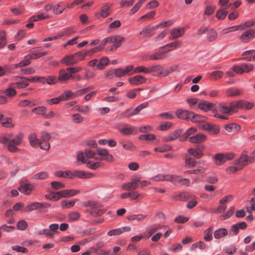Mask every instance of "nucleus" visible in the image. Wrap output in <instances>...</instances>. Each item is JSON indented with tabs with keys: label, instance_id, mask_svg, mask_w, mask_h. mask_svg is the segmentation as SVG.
<instances>
[{
	"label": "nucleus",
	"instance_id": "1",
	"mask_svg": "<svg viewBox=\"0 0 255 255\" xmlns=\"http://www.w3.org/2000/svg\"><path fill=\"white\" fill-rule=\"evenodd\" d=\"M23 138V134L21 133H19L14 137L11 133H6L0 136V143L6 145L9 151L14 152L19 150L16 146L21 144Z\"/></svg>",
	"mask_w": 255,
	"mask_h": 255
},
{
	"label": "nucleus",
	"instance_id": "2",
	"mask_svg": "<svg viewBox=\"0 0 255 255\" xmlns=\"http://www.w3.org/2000/svg\"><path fill=\"white\" fill-rule=\"evenodd\" d=\"M254 68V66L253 64L242 63L233 66L232 70L237 74H243L244 73H249L252 71Z\"/></svg>",
	"mask_w": 255,
	"mask_h": 255
},
{
	"label": "nucleus",
	"instance_id": "3",
	"mask_svg": "<svg viewBox=\"0 0 255 255\" xmlns=\"http://www.w3.org/2000/svg\"><path fill=\"white\" fill-rule=\"evenodd\" d=\"M81 55L79 52L73 54L67 55L61 60V63L67 66L76 64L79 61H82L80 57H81Z\"/></svg>",
	"mask_w": 255,
	"mask_h": 255
},
{
	"label": "nucleus",
	"instance_id": "4",
	"mask_svg": "<svg viewBox=\"0 0 255 255\" xmlns=\"http://www.w3.org/2000/svg\"><path fill=\"white\" fill-rule=\"evenodd\" d=\"M253 163H254V161L248 155V151L247 150H244L241 154L239 158L234 161L235 164H240L243 167Z\"/></svg>",
	"mask_w": 255,
	"mask_h": 255
},
{
	"label": "nucleus",
	"instance_id": "5",
	"mask_svg": "<svg viewBox=\"0 0 255 255\" xmlns=\"http://www.w3.org/2000/svg\"><path fill=\"white\" fill-rule=\"evenodd\" d=\"M167 181H170L174 184L185 185L189 186L190 180L187 178H183L175 174H168Z\"/></svg>",
	"mask_w": 255,
	"mask_h": 255
},
{
	"label": "nucleus",
	"instance_id": "6",
	"mask_svg": "<svg viewBox=\"0 0 255 255\" xmlns=\"http://www.w3.org/2000/svg\"><path fill=\"white\" fill-rule=\"evenodd\" d=\"M234 156L235 154L233 152L227 153L225 154L219 153L215 155L214 158L216 164L220 165L225 163L226 161L232 159Z\"/></svg>",
	"mask_w": 255,
	"mask_h": 255
},
{
	"label": "nucleus",
	"instance_id": "7",
	"mask_svg": "<svg viewBox=\"0 0 255 255\" xmlns=\"http://www.w3.org/2000/svg\"><path fill=\"white\" fill-rule=\"evenodd\" d=\"M12 80L15 82L11 83V86L18 89H23L29 85L27 78L25 77L15 76L12 78Z\"/></svg>",
	"mask_w": 255,
	"mask_h": 255
},
{
	"label": "nucleus",
	"instance_id": "8",
	"mask_svg": "<svg viewBox=\"0 0 255 255\" xmlns=\"http://www.w3.org/2000/svg\"><path fill=\"white\" fill-rule=\"evenodd\" d=\"M33 189V185L26 179H23L20 182V186L18 189L21 193L25 195H29Z\"/></svg>",
	"mask_w": 255,
	"mask_h": 255
},
{
	"label": "nucleus",
	"instance_id": "9",
	"mask_svg": "<svg viewBox=\"0 0 255 255\" xmlns=\"http://www.w3.org/2000/svg\"><path fill=\"white\" fill-rule=\"evenodd\" d=\"M140 182V179L139 177L132 178L130 182L124 183L122 186V188L123 190L127 191L134 190L138 187Z\"/></svg>",
	"mask_w": 255,
	"mask_h": 255
},
{
	"label": "nucleus",
	"instance_id": "10",
	"mask_svg": "<svg viewBox=\"0 0 255 255\" xmlns=\"http://www.w3.org/2000/svg\"><path fill=\"white\" fill-rule=\"evenodd\" d=\"M50 206V204L47 203L33 202L27 205L22 211L27 212L36 209L47 208Z\"/></svg>",
	"mask_w": 255,
	"mask_h": 255
},
{
	"label": "nucleus",
	"instance_id": "11",
	"mask_svg": "<svg viewBox=\"0 0 255 255\" xmlns=\"http://www.w3.org/2000/svg\"><path fill=\"white\" fill-rule=\"evenodd\" d=\"M218 111L223 114H232L236 113L235 108H234V102H231L229 106H227L224 103H221L218 107Z\"/></svg>",
	"mask_w": 255,
	"mask_h": 255
},
{
	"label": "nucleus",
	"instance_id": "12",
	"mask_svg": "<svg viewBox=\"0 0 255 255\" xmlns=\"http://www.w3.org/2000/svg\"><path fill=\"white\" fill-rule=\"evenodd\" d=\"M234 108H235L236 112L238 111L239 109L243 110H250L252 109L254 105L253 103L249 102L245 100H239L234 102Z\"/></svg>",
	"mask_w": 255,
	"mask_h": 255
},
{
	"label": "nucleus",
	"instance_id": "13",
	"mask_svg": "<svg viewBox=\"0 0 255 255\" xmlns=\"http://www.w3.org/2000/svg\"><path fill=\"white\" fill-rule=\"evenodd\" d=\"M71 78H73L72 75L67 71V68L62 69L59 70L58 73V81L61 83H65Z\"/></svg>",
	"mask_w": 255,
	"mask_h": 255
},
{
	"label": "nucleus",
	"instance_id": "14",
	"mask_svg": "<svg viewBox=\"0 0 255 255\" xmlns=\"http://www.w3.org/2000/svg\"><path fill=\"white\" fill-rule=\"evenodd\" d=\"M247 228V224L245 222L237 223L231 226L229 234L230 236L236 235L240 229L244 230Z\"/></svg>",
	"mask_w": 255,
	"mask_h": 255
},
{
	"label": "nucleus",
	"instance_id": "15",
	"mask_svg": "<svg viewBox=\"0 0 255 255\" xmlns=\"http://www.w3.org/2000/svg\"><path fill=\"white\" fill-rule=\"evenodd\" d=\"M119 130L124 134L128 135L132 133H137V128L129 125L125 124L123 128H118Z\"/></svg>",
	"mask_w": 255,
	"mask_h": 255
},
{
	"label": "nucleus",
	"instance_id": "16",
	"mask_svg": "<svg viewBox=\"0 0 255 255\" xmlns=\"http://www.w3.org/2000/svg\"><path fill=\"white\" fill-rule=\"evenodd\" d=\"M158 29V26H145L143 28L139 34L143 37H149L153 35V32Z\"/></svg>",
	"mask_w": 255,
	"mask_h": 255
},
{
	"label": "nucleus",
	"instance_id": "17",
	"mask_svg": "<svg viewBox=\"0 0 255 255\" xmlns=\"http://www.w3.org/2000/svg\"><path fill=\"white\" fill-rule=\"evenodd\" d=\"M146 78L140 75H136L128 78L129 83L133 85L137 86L145 83Z\"/></svg>",
	"mask_w": 255,
	"mask_h": 255
},
{
	"label": "nucleus",
	"instance_id": "18",
	"mask_svg": "<svg viewBox=\"0 0 255 255\" xmlns=\"http://www.w3.org/2000/svg\"><path fill=\"white\" fill-rule=\"evenodd\" d=\"M185 33L184 27L175 28L172 29L170 32L169 39L173 40L183 36Z\"/></svg>",
	"mask_w": 255,
	"mask_h": 255
},
{
	"label": "nucleus",
	"instance_id": "19",
	"mask_svg": "<svg viewBox=\"0 0 255 255\" xmlns=\"http://www.w3.org/2000/svg\"><path fill=\"white\" fill-rule=\"evenodd\" d=\"M182 133V129H178L167 136L164 137L163 141L164 142H169L172 140H174L177 139L178 137H180V135Z\"/></svg>",
	"mask_w": 255,
	"mask_h": 255
},
{
	"label": "nucleus",
	"instance_id": "20",
	"mask_svg": "<svg viewBox=\"0 0 255 255\" xmlns=\"http://www.w3.org/2000/svg\"><path fill=\"white\" fill-rule=\"evenodd\" d=\"M73 178L76 177L81 179H89L94 176L93 173L86 172L83 170H75L73 172Z\"/></svg>",
	"mask_w": 255,
	"mask_h": 255
},
{
	"label": "nucleus",
	"instance_id": "21",
	"mask_svg": "<svg viewBox=\"0 0 255 255\" xmlns=\"http://www.w3.org/2000/svg\"><path fill=\"white\" fill-rule=\"evenodd\" d=\"M202 129L207 130L213 134H218L220 131L219 128L218 126L209 123L204 124L202 126Z\"/></svg>",
	"mask_w": 255,
	"mask_h": 255
},
{
	"label": "nucleus",
	"instance_id": "22",
	"mask_svg": "<svg viewBox=\"0 0 255 255\" xmlns=\"http://www.w3.org/2000/svg\"><path fill=\"white\" fill-rule=\"evenodd\" d=\"M166 53L165 51H163L162 49L159 48L156 52L150 55L149 58L152 60L163 59L166 57Z\"/></svg>",
	"mask_w": 255,
	"mask_h": 255
},
{
	"label": "nucleus",
	"instance_id": "23",
	"mask_svg": "<svg viewBox=\"0 0 255 255\" xmlns=\"http://www.w3.org/2000/svg\"><path fill=\"white\" fill-rule=\"evenodd\" d=\"M131 230L129 227H124L121 228L112 230L109 231L107 233L108 235L110 236L119 235L124 232H129Z\"/></svg>",
	"mask_w": 255,
	"mask_h": 255
},
{
	"label": "nucleus",
	"instance_id": "24",
	"mask_svg": "<svg viewBox=\"0 0 255 255\" xmlns=\"http://www.w3.org/2000/svg\"><path fill=\"white\" fill-rule=\"evenodd\" d=\"M255 31L252 29H249L243 32L240 36V39L243 41L247 42L251 38L254 37Z\"/></svg>",
	"mask_w": 255,
	"mask_h": 255
},
{
	"label": "nucleus",
	"instance_id": "25",
	"mask_svg": "<svg viewBox=\"0 0 255 255\" xmlns=\"http://www.w3.org/2000/svg\"><path fill=\"white\" fill-rule=\"evenodd\" d=\"M206 139V136L202 133H198L189 138V141L192 143H201Z\"/></svg>",
	"mask_w": 255,
	"mask_h": 255
},
{
	"label": "nucleus",
	"instance_id": "26",
	"mask_svg": "<svg viewBox=\"0 0 255 255\" xmlns=\"http://www.w3.org/2000/svg\"><path fill=\"white\" fill-rule=\"evenodd\" d=\"M192 113L186 110H178L176 112V115L179 119L190 120Z\"/></svg>",
	"mask_w": 255,
	"mask_h": 255
},
{
	"label": "nucleus",
	"instance_id": "27",
	"mask_svg": "<svg viewBox=\"0 0 255 255\" xmlns=\"http://www.w3.org/2000/svg\"><path fill=\"white\" fill-rule=\"evenodd\" d=\"M124 40V38L119 35H115L107 37V41H110V43L115 45L118 44L119 47Z\"/></svg>",
	"mask_w": 255,
	"mask_h": 255
},
{
	"label": "nucleus",
	"instance_id": "28",
	"mask_svg": "<svg viewBox=\"0 0 255 255\" xmlns=\"http://www.w3.org/2000/svg\"><path fill=\"white\" fill-rule=\"evenodd\" d=\"M176 69L177 66L175 65L171 66L162 70H161V71L159 72L158 74H154L153 75L158 77L160 76L165 77L169 75L170 73H172V72L176 71Z\"/></svg>",
	"mask_w": 255,
	"mask_h": 255
},
{
	"label": "nucleus",
	"instance_id": "29",
	"mask_svg": "<svg viewBox=\"0 0 255 255\" xmlns=\"http://www.w3.org/2000/svg\"><path fill=\"white\" fill-rule=\"evenodd\" d=\"M228 231L225 228H220L214 233V237L216 239H219L228 235Z\"/></svg>",
	"mask_w": 255,
	"mask_h": 255
},
{
	"label": "nucleus",
	"instance_id": "30",
	"mask_svg": "<svg viewBox=\"0 0 255 255\" xmlns=\"http://www.w3.org/2000/svg\"><path fill=\"white\" fill-rule=\"evenodd\" d=\"M76 32V29L74 26L65 28L62 31L59 33L61 37L70 36Z\"/></svg>",
	"mask_w": 255,
	"mask_h": 255
},
{
	"label": "nucleus",
	"instance_id": "31",
	"mask_svg": "<svg viewBox=\"0 0 255 255\" xmlns=\"http://www.w3.org/2000/svg\"><path fill=\"white\" fill-rule=\"evenodd\" d=\"M55 175L58 177H63L65 178H69L70 179L73 178V172L69 170L66 171L58 170L55 172Z\"/></svg>",
	"mask_w": 255,
	"mask_h": 255
},
{
	"label": "nucleus",
	"instance_id": "32",
	"mask_svg": "<svg viewBox=\"0 0 255 255\" xmlns=\"http://www.w3.org/2000/svg\"><path fill=\"white\" fill-rule=\"evenodd\" d=\"M225 129L232 133H235L241 129V127L236 124L232 123L225 126Z\"/></svg>",
	"mask_w": 255,
	"mask_h": 255
},
{
	"label": "nucleus",
	"instance_id": "33",
	"mask_svg": "<svg viewBox=\"0 0 255 255\" xmlns=\"http://www.w3.org/2000/svg\"><path fill=\"white\" fill-rule=\"evenodd\" d=\"M197 131V129L194 128H190L188 129L186 132L182 134L179 138V140L183 141L186 140L189 136L195 133Z\"/></svg>",
	"mask_w": 255,
	"mask_h": 255
},
{
	"label": "nucleus",
	"instance_id": "34",
	"mask_svg": "<svg viewBox=\"0 0 255 255\" xmlns=\"http://www.w3.org/2000/svg\"><path fill=\"white\" fill-rule=\"evenodd\" d=\"M31 63V59L30 57L27 55L24 58V59L22 60L20 62L16 64H14L13 65V67L14 68H16L18 67H22L24 66H26L29 65Z\"/></svg>",
	"mask_w": 255,
	"mask_h": 255
},
{
	"label": "nucleus",
	"instance_id": "35",
	"mask_svg": "<svg viewBox=\"0 0 255 255\" xmlns=\"http://www.w3.org/2000/svg\"><path fill=\"white\" fill-rule=\"evenodd\" d=\"M50 16L46 13H40L36 15H33L29 19V21L30 22H33V21H37L49 18Z\"/></svg>",
	"mask_w": 255,
	"mask_h": 255
},
{
	"label": "nucleus",
	"instance_id": "36",
	"mask_svg": "<svg viewBox=\"0 0 255 255\" xmlns=\"http://www.w3.org/2000/svg\"><path fill=\"white\" fill-rule=\"evenodd\" d=\"M62 192L60 193L62 195L63 198H68L74 196L80 193L79 190L75 189L64 190H62Z\"/></svg>",
	"mask_w": 255,
	"mask_h": 255
},
{
	"label": "nucleus",
	"instance_id": "37",
	"mask_svg": "<svg viewBox=\"0 0 255 255\" xmlns=\"http://www.w3.org/2000/svg\"><path fill=\"white\" fill-rule=\"evenodd\" d=\"M198 106L200 110L208 111L214 106V104L207 102H202L199 103Z\"/></svg>",
	"mask_w": 255,
	"mask_h": 255
},
{
	"label": "nucleus",
	"instance_id": "38",
	"mask_svg": "<svg viewBox=\"0 0 255 255\" xmlns=\"http://www.w3.org/2000/svg\"><path fill=\"white\" fill-rule=\"evenodd\" d=\"M218 33L217 31L213 29L208 30L207 34V39L210 41L212 42L215 41L217 37Z\"/></svg>",
	"mask_w": 255,
	"mask_h": 255
},
{
	"label": "nucleus",
	"instance_id": "39",
	"mask_svg": "<svg viewBox=\"0 0 255 255\" xmlns=\"http://www.w3.org/2000/svg\"><path fill=\"white\" fill-rule=\"evenodd\" d=\"M181 42L179 41H176L167 44V45L164 46V47H167L168 50H165L166 53L172 50L173 49H176L181 46Z\"/></svg>",
	"mask_w": 255,
	"mask_h": 255
},
{
	"label": "nucleus",
	"instance_id": "40",
	"mask_svg": "<svg viewBox=\"0 0 255 255\" xmlns=\"http://www.w3.org/2000/svg\"><path fill=\"white\" fill-rule=\"evenodd\" d=\"M147 217V215H142V214H137V215H131L127 216V219L128 220H137L138 221H141L144 220Z\"/></svg>",
	"mask_w": 255,
	"mask_h": 255
},
{
	"label": "nucleus",
	"instance_id": "41",
	"mask_svg": "<svg viewBox=\"0 0 255 255\" xmlns=\"http://www.w3.org/2000/svg\"><path fill=\"white\" fill-rule=\"evenodd\" d=\"M15 87H12L11 83L9 84V88L6 89L3 92L5 94L6 96L9 97H12L16 95V91L14 89Z\"/></svg>",
	"mask_w": 255,
	"mask_h": 255
},
{
	"label": "nucleus",
	"instance_id": "42",
	"mask_svg": "<svg viewBox=\"0 0 255 255\" xmlns=\"http://www.w3.org/2000/svg\"><path fill=\"white\" fill-rule=\"evenodd\" d=\"M28 139L30 143V145L32 146H35L39 144V142H40L41 140L37 138V136L35 133H31L28 136Z\"/></svg>",
	"mask_w": 255,
	"mask_h": 255
},
{
	"label": "nucleus",
	"instance_id": "43",
	"mask_svg": "<svg viewBox=\"0 0 255 255\" xmlns=\"http://www.w3.org/2000/svg\"><path fill=\"white\" fill-rule=\"evenodd\" d=\"M76 96V93H74L70 90L65 91L60 95L61 99L62 101H66L70 98Z\"/></svg>",
	"mask_w": 255,
	"mask_h": 255
},
{
	"label": "nucleus",
	"instance_id": "44",
	"mask_svg": "<svg viewBox=\"0 0 255 255\" xmlns=\"http://www.w3.org/2000/svg\"><path fill=\"white\" fill-rule=\"evenodd\" d=\"M110 6L108 4L104 5L100 11V14L103 17L108 16L110 13Z\"/></svg>",
	"mask_w": 255,
	"mask_h": 255
},
{
	"label": "nucleus",
	"instance_id": "45",
	"mask_svg": "<svg viewBox=\"0 0 255 255\" xmlns=\"http://www.w3.org/2000/svg\"><path fill=\"white\" fill-rule=\"evenodd\" d=\"M109 59L107 57H103L98 61L97 68L99 70H102L105 67L109 64Z\"/></svg>",
	"mask_w": 255,
	"mask_h": 255
},
{
	"label": "nucleus",
	"instance_id": "46",
	"mask_svg": "<svg viewBox=\"0 0 255 255\" xmlns=\"http://www.w3.org/2000/svg\"><path fill=\"white\" fill-rule=\"evenodd\" d=\"M47 109L43 106H40L32 110V112L34 113L37 115H40L44 116L46 114Z\"/></svg>",
	"mask_w": 255,
	"mask_h": 255
},
{
	"label": "nucleus",
	"instance_id": "47",
	"mask_svg": "<svg viewBox=\"0 0 255 255\" xmlns=\"http://www.w3.org/2000/svg\"><path fill=\"white\" fill-rule=\"evenodd\" d=\"M213 228L209 227L205 231V236L204 239L206 241H211L213 239Z\"/></svg>",
	"mask_w": 255,
	"mask_h": 255
},
{
	"label": "nucleus",
	"instance_id": "48",
	"mask_svg": "<svg viewBox=\"0 0 255 255\" xmlns=\"http://www.w3.org/2000/svg\"><path fill=\"white\" fill-rule=\"evenodd\" d=\"M227 9H223V8H221V9H219L217 11L216 14V17L220 20L224 19L228 13V11L227 10Z\"/></svg>",
	"mask_w": 255,
	"mask_h": 255
},
{
	"label": "nucleus",
	"instance_id": "49",
	"mask_svg": "<svg viewBox=\"0 0 255 255\" xmlns=\"http://www.w3.org/2000/svg\"><path fill=\"white\" fill-rule=\"evenodd\" d=\"M76 110L79 112L84 114H87L91 111L90 107L88 105H83L82 106H76Z\"/></svg>",
	"mask_w": 255,
	"mask_h": 255
},
{
	"label": "nucleus",
	"instance_id": "50",
	"mask_svg": "<svg viewBox=\"0 0 255 255\" xmlns=\"http://www.w3.org/2000/svg\"><path fill=\"white\" fill-rule=\"evenodd\" d=\"M53 189L58 190L65 187V185L59 181H52L50 183Z\"/></svg>",
	"mask_w": 255,
	"mask_h": 255
},
{
	"label": "nucleus",
	"instance_id": "51",
	"mask_svg": "<svg viewBox=\"0 0 255 255\" xmlns=\"http://www.w3.org/2000/svg\"><path fill=\"white\" fill-rule=\"evenodd\" d=\"M204 117L192 113L190 120L194 123H198L203 121L204 120Z\"/></svg>",
	"mask_w": 255,
	"mask_h": 255
},
{
	"label": "nucleus",
	"instance_id": "52",
	"mask_svg": "<svg viewBox=\"0 0 255 255\" xmlns=\"http://www.w3.org/2000/svg\"><path fill=\"white\" fill-rule=\"evenodd\" d=\"M6 44V33L4 30L0 31V48L3 47Z\"/></svg>",
	"mask_w": 255,
	"mask_h": 255
},
{
	"label": "nucleus",
	"instance_id": "53",
	"mask_svg": "<svg viewBox=\"0 0 255 255\" xmlns=\"http://www.w3.org/2000/svg\"><path fill=\"white\" fill-rule=\"evenodd\" d=\"M164 228L165 226H161L159 225H154L152 226L151 227H150V228L148 230L149 237H150L157 231Z\"/></svg>",
	"mask_w": 255,
	"mask_h": 255
},
{
	"label": "nucleus",
	"instance_id": "54",
	"mask_svg": "<svg viewBox=\"0 0 255 255\" xmlns=\"http://www.w3.org/2000/svg\"><path fill=\"white\" fill-rule=\"evenodd\" d=\"M242 92L238 89L231 88L227 91V95L229 97L240 95Z\"/></svg>",
	"mask_w": 255,
	"mask_h": 255
},
{
	"label": "nucleus",
	"instance_id": "55",
	"mask_svg": "<svg viewBox=\"0 0 255 255\" xmlns=\"http://www.w3.org/2000/svg\"><path fill=\"white\" fill-rule=\"evenodd\" d=\"M77 201V200H73L70 201L64 200L61 202V206L63 208L69 209L74 206Z\"/></svg>",
	"mask_w": 255,
	"mask_h": 255
},
{
	"label": "nucleus",
	"instance_id": "56",
	"mask_svg": "<svg viewBox=\"0 0 255 255\" xmlns=\"http://www.w3.org/2000/svg\"><path fill=\"white\" fill-rule=\"evenodd\" d=\"M188 152L194 157L199 158L202 156L201 151L198 149L190 148L188 150Z\"/></svg>",
	"mask_w": 255,
	"mask_h": 255
},
{
	"label": "nucleus",
	"instance_id": "57",
	"mask_svg": "<svg viewBox=\"0 0 255 255\" xmlns=\"http://www.w3.org/2000/svg\"><path fill=\"white\" fill-rule=\"evenodd\" d=\"M188 196V193L186 192L180 193L172 196V199L177 201H183L185 200Z\"/></svg>",
	"mask_w": 255,
	"mask_h": 255
},
{
	"label": "nucleus",
	"instance_id": "58",
	"mask_svg": "<svg viewBox=\"0 0 255 255\" xmlns=\"http://www.w3.org/2000/svg\"><path fill=\"white\" fill-rule=\"evenodd\" d=\"M48 177V174L46 172H41L35 174L32 177V179H40V180H44L47 178Z\"/></svg>",
	"mask_w": 255,
	"mask_h": 255
},
{
	"label": "nucleus",
	"instance_id": "59",
	"mask_svg": "<svg viewBox=\"0 0 255 255\" xmlns=\"http://www.w3.org/2000/svg\"><path fill=\"white\" fill-rule=\"evenodd\" d=\"M80 214L77 212H72L68 215V219L70 221L73 222L76 221L80 217Z\"/></svg>",
	"mask_w": 255,
	"mask_h": 255
},
{
	"label": "nucleus",
	"instance_id": "60",
	"mask_svg": "<svg viewBox=\"0 0 255 255\" xmlns=\"http://www.w3.org/2000/svg\"><path fill=\"white\" fill-rule=\"evenodd\" d=\"M161 69L162 66L161 65H152L148 68L149 73H155V74H158L161 71Z\"/></svg>",
	"mask_w": 255,
	"mask_h": 255
},
{
	"label": "nucleus",
	"instance_id": "61",
	"mask_svg": "<svg viewBox=\"0 0 255 255\" xmlns=\"http://www.w3.org/2000/svg\"><path fill=\"white\" fill-rule=\"evenodd\" d=\"M234 209V207H231L226 213L220 216V219L221 220H224L229 218L233 214Z\"/></svg>",
	"mask_w": 255,
	"mask_h": 255
},
{
	"label": "nucleus",
	"instance_id": "62",
	"mask_svg": "<svg viewBox=\"0 0 255 255\" xmlns=\"http://www.w3.org/2000/svg\"><path fill=\"white\" fill-rule=\"evenodd\" d=\"M134 72L135 73H143L145 74H148L149 73V70L148 68L143 66H140L136 67L134 69Z\"/></svg>",
	"mask_w": 255,
	"mask_h": 255
},
{
	"label": "nucleus",
	"instance_id": "63",
	"mask_svg": "<svg viewBox=\"0 0 255 255\" xmlns=\"http://www.w3.org/2000/svg\"><path fill=\"white\" fill-rule=\"evenodd\" d=\"M120 143L125 149L133 150L135 148L134 145L130 141H128L127 143H126L123 141H120Z\"/></svg>",
	"mask_w": 255,
	"mask_h": 255
},
{
	"label": "nucleus",
	"instance_id": "64",
	"mask_svg": "<svg viewBox=\"0 0 255 255\" xmlns=\"http://www.w3.org/2000/svg\"><path fill=\"white\" fill-rule=\"evenodd\" d=\"M72 121L76 124H81L84 121V118L79 114L72 115Z\"/></svg>",
	"mask_w": 255,
	"mask_h": 255
}]
</instances>
